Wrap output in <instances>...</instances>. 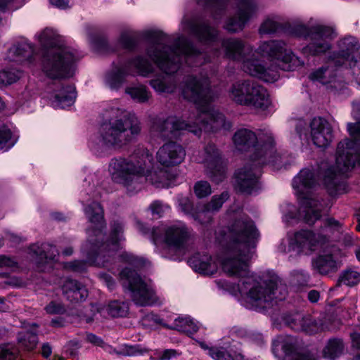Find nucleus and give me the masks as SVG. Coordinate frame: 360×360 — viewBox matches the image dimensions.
<instances>
[{"label":"nucleus","mask_w":360,"mask_h":360,"mask_svg":"<svg viewBox=\"0 0 360 360\" xmlns=\"http://www.w3.org/2000/svg\"><path fill=\"white\" fill-rule=\"evenodd\" d=\"M260 234L254 221L248 217L236 219L217 240L224 248L221 260L223 271L228 276L240 278L238 290L246 302V307L264 309L274 300H283L287 295L285 285L277 276L258 281L250 274L249 262L253 256Z\"/></svg>","instance_id":"f257e3e1"},{"label":"nucleus","mask_w":360,"mask_h":360,"mask_svg":"<svg viewBox=\"0 0 360 360\" xmlns=\"http://www.w3.org/2000/svg\"><path fill=\"white\" fill-rule=\"evenodd\" d=\"M181 92L186 99L198 105V116L191 117L188 122L176 117L156 118L150 127L153 136L165 141L179 139L186 131L199 136L202 131H216L231 127L230 124L226 122L224 115L210 105L213 95L207 77L186 76L182 83Z\"/></svg>","instance_id":"f03ea898"},{"label":"nucleus","mask_w":360,"mask_h":360,"mask_svg":"<svg viewBox=\"0 0 360 360\" xmlns=\"http://www.w3.org/2000/svg\"><path fill=\"white\" fill-rule=\"evenodd\" d=\"M84 212L89 221L94 226L87 231L88 240L82 247L88 261L75 260L65 264V269L78 273L85 271L88 264L108 267L115 262V256L121 248L120 242L124 239V224L120 220L110 224L109 236L105 237L102 231L103 210L100 204L91 202L84 208Z\"/></svg>","instance_id":"7ed1b4c3"},{"label":"nucleus","mask_w":360,"mask_h":360,"mask_svg":"<svg viewBox=\"0 0 360 360\" xmlns=\"http://www.w3.org/2000/svg\"><path fill=\"white\" fill-rule=\"evenodd\" d=\"M151 38L153 44L147 48L146 54L165 74L176 72L183 60L188 65L195 66L209 61L186 37L176 38L172 46L165 44L169 39L162 32H152Z\"/></svg>","instance_id":"20e7f679"},{"label":"nucleus","mask_w":360,"mask_h":360,"mask_svg":"<svg viewBox=\"0 0 360 360\" xmlns=\"http://www.w3.org/2000/svg\"><path fill=\"white\" fill-rule=\"evenodd\" d=\"M98 134L90 141L95 151L103 148H120L134 141L141 131V124L134 114L119 108L106 110Z\"/></svg>","instance_id":"39448f33"},{"label":"nucleus","mask_w":360,"mask_h":360,"mask_svg":"<svg viewBox=\"0 0 360 360\" xmlns=\"http://www.w3.org/2000/svg\"><path fill=\"white\" fill-rule=\"evenodd\" d=\"M317 186L318 180L313 169H303L294 177L292 187L299 198L300 207L297 210L293 205H288L285 214L286 220L297 219L312 226L321 219L322 203L310 194Z\"/></svg>","instance_id":"423d86ee"},{"label":"nucleus","mask_w":360,"mask_h":360,"mask_svg":"<svg viewBox=\"0 0 360 360\" xmlns=\"http://www.w3.org/2000/svg\"><path fill=\"white\" fill-rule=\"evenodd\" d=\"M38 39L41 46L47 48L42 60L45 75L53 79L71 77L73 64L77 60L75 51L61 44L58 37L49 28L40 32Z\"/></svg>","instance_id":"0eeeda50"},{"label":"nucleus","mask_w":360,"mask_h":360,"mask_svg":"<svg viewBox=\"0 0 360 360\" xmlns=\"http://www.w3.org/2000/svg\"><path fill=\"white\" fill-rule=\"evenodd\" d=\"M153 160V155L148 149H138L127 158L111 159L109 174L114 183L125 188L129 193H134L139 189V180L149 170Z\"/></svg>","instance_id":"6e6552de"},{"label":"nucleus","mask_w":360,"mask_h":360,"mask_svg":"<svg viewBox=\"0 0 360 360\" xmlns=\"http://www.w3.org/2000/svg\"><path fill=\"white\" fill-rule=\"evenodd\" d=\"M229 94L230 98L235 103L261 110H267L271 104L266 89L252 79L235 82L231 86Z\"/></svg>","instance_id":"1a4fd4ad"},{"label":"nucleus","mask_w":360,"mask_h":360,"mask_svg":"<svg viewBox=\"0 0 360 360\" xmlns=\"http://www.w3.org/2000/svg\"><path fill=\"white\" fill-rule=\"evenodd\" d=\"M310 136L307 124L302 120L295 125V132L302 145L308 143L309 138L313 143L319 148H326L330 145L334 136L330 124L321 117H314L309 124Z\"/></svg>","instance_id":"9d476101"},{"label":"nucleus","mask_w":360,"mask_h":360,"mask_svg":"<svg viewBox=\"0 0 360 360\" xmlns=\"http://www.w3.org/2000/svg\"><path fill=\"white\" fill-rule=\"evenodd\" d=\"M255 52L272 61H276L278 66L283 70L292 71L303 64V62L295 56L281 40L261 42Z\"/></svg>","instance_id":"9b49d317"},{"label":"nucleus","mask_w":360,"mask_h":360,"mask_svg":"<svg viewBox=\"0 0 360 360\" xmlns=\"http://www.w3.org/2000/svg\"><path fill=\"white\" fill-rule=\"evenodd\" d=\"M123 285L131 292V297L134 303L139 306L160 304L162 300L156 295L139 275L129 268H125L120 272Z\"/></svg>","instance_id":"f8f14e48"},{"label":"nucleus","mask_w":360,"mask_h":360,"mask_svg":"<svg viewBox=\"0 0 360 360\" xmlns=\"http://www.w3.org/2000/svg\"><path fill=\"white\" fill-rule=\"evenodd\" d=\"M193 236V229L181 221L153 230V238L155 243L161 238L167 246L175 250L184 249Z\"/></svg>","instance_id":"ddd939ff"},{"label":"nucleus","mask_w":360,"mask_h":360,"mask_svg":"<svg viewBox=\"0 0 360 360\" xmlns=\"http://www.w3.org/2000/svg\"><path fill=\"white\" fill-rule=\"evenodd\" d=\"M200 162L206 168L207 174L213 181L218 184L225 179V168L221 160L220 153L214 144H207L200 153Z\"/></svg>","instance_id":"4468645a"},{"label":"nucleus","mask_w":360,"mask_h":360,"mask_svg":"<svg viewBox=\"0 0 360 360\" xmlns=\"http://www.w3.org/2000/svg\"><path fill=\"white\" fill-rule=\"evenodd\" d=\"M259 134V136L266 131ZM233 143L236 148L242 152L250 151L252 153L250 155V161L255 162L259 155L263 151V146L265 141H261L259 137H257L255 133L248 129H238L233 135Z\"/></svg>","instance_id":"2eb2a0df"},{"label":"nucleus","mask_w":360,"mask_h":360,"mask_svg":"<svg viewBox=\"0 0 360 360\" xmlns=\"http://www.w3.org/2000/svg\"><path fill=\"white\" fill-rule=\"evenodd\" d=\"M257 10L258 6L255 0H239L236 15L227 20L224 28L229 32L242 30L246 23L257 13Z\"/></svg>","instance_id":"dca6fc26"},{"label":"nucleus","mask_w":360,"mask_h":360,"mask_svg":"<svg viewBox=\"0 0 360 360\" xmlns=\"http://www.w3.org/2000/svg\"><path fill=\"white\" fill-rule=\"evenodd\" d=\"M333 34V30L328 27L316 25L311 28L309 37L311 42L302 49L307 55H319L329 51L331 48L328 39Z\"/></svg>","instance_id":"f3484780"},{"label":"nucleus","mask_w":360,"mask_h":360,"mask_svg":"<svg viewBox=\"0 0 360 360\" xmlns=\"http://www.w3.org/2000/svg\"><path fill=\"white\" fill-rule=\"evenodd\" d=\"M259 139L261 141H265V144L263 146V151L255 162H257L259 167L264 164H271L276 169L284 167L285 157L274 148L275 141L272 132L270 130L266 131L259 136Z\"/></svg>","instance_id":"a211bd4d"},{"label":"nucleus","mask_w":360,"mask_h":360,"mask_svg":"<svg viewBox=\"0 0 360 360\" xmlns=\"http://www.w3.org/2000/svg\"><path fill=\"white\" fill-rule=\"evenodd\" d=\"M252 165H245L235 172V186L239 191L251 194L257 189L259 166L257 162H252Z\"/></svg>","instance_id":"6ab92c4d"},{"label":"nucleus","mask_w":360,"mask_h":360,"mask_svg":"<svg viewBox=\"0 0 360 360\" xmlns=\"http://www.w3.org/2000/svg\"><path fill=\"white\" fill-rule=\"evenodd\" d=\"M255 53L256 52L253 51L240 61L243 72L267 82L276 80L278 78L277 66L266 68L259 60L254 58Z\"/></svg>","instance_id":"aec40b11"},{"label":"nucleus","mask_w":360,"mask_h":360,"mask_svg":"<svg viewBox=\"0 0 360 360\" xmlns=\"http://www.w3.org/2000/svg\"><path fill=\"white\" fill-rule=\"evenodd\" d=\"M186 156V150L181 145L174 141H168L157 151L156 159L158 163L165 167L181 164Z\"/></svg>","instance_id":"412c9836"},{"label":"nucleus","mask_w":360,"mask_h":360,"mask_svg":"<svg viewBox=\"0 0 360 360\" xmlns=\"http://www.w3.org/2000/svg\"><path fill=\"white\" fill-rule=\"evenodd\" d=\"M311 80H316L327 88H335L338 80V55L333 53L326 63L309 75Z\"/></svg>","instance_id":"4be33fe9"},{"label":"nucleus","mask_w":360,"mask_h":360,"mask_svg":"<svg viewBox=\"0 0 360 360\" xmlns=\"http://www.w3.org/2000/svg\"><path fill=\"white\" fill-rule=\"evenodd\" d=\"M278 347L283 349L287 360H316V358L311 354L298 351L297 340L293 337H278L273 343L274 353Z\"/></svg>","instance_id":"5701e85b"},{"label":"nucleus","mask_w":360,"mask_h":360,"mask_svg":"<svg viewBox=\"0 0 360 360\" xmlns=\"http://www.w3.org/2000/svg\"><path fill=\"white\" fill-rule=\"evenodd\" d=\"M326 237L321 233H315L309 230H301L294 235V243L297 247L305 253L316 250L326 241Z\"/></svg>","instance_id":"b1692460"},{"label":"nucleus","mask_w":360,"mask_h":360,"mask_svg":"<svg viewBox=\"0 0 360 360\" xmlns=\"http://www.w3.org/2000/svg\"><path fill=\"white\" fill-rule=\"evenodd\" d=\"M221 47L226 58L238 62L253 51L252 46L238 38L224 39L221 41Z\"/></svg>","instance_id":"393cba45"},{"label":"nucleus","mask_w":360,"mask_h":360,"mask_svg":"<svg viewBox=\"0 0 360 360\" xmlns=\"http://www.w3.org/2000/svg\"><path fill=\"white\" fill-rule=\"evenodd\" d=\"M356 164L360 166V144L349 141L346 143L345 150L339 155V174L347 172Z\"/></svg>","instance_id":"a878e982"},{"label":"nucleus","mask_w":360,"mask_h":360,"mask_svg":"<svg viewBox=\"0 0 360 360\" xmlns=\"http://www.w3.org/2000/svg\"><path fill=\"white\" fill-rule=\"evenodd\" d=\"M338 157L335 162H323L319 169V176L322 184L331 195H335L338 192Z\"/></svg>","instance_id":"bb28decb"},{"label":"nucleus","mask_w":360,"mask_h":360,"mask_svg":"<svg viewBox=\"0 0 360 360\" xmlns=\"http://www.w3.org/2000/svg\"><path fill=\"white\" fill-rule=\"evenodd\" d=\"M56 89L52 92V104L54 108H65L75 102L76 91L74 86H65L61 82L54 83Z\"/></svg>","instance_id":"cd10ccee"},{"label":"nucleus","mask_w":360,"mask_h":360,"mask_svg":"<svg viewBox=\"0 0 360 360\" xmlns=\"http://www.w3.org/2000/svg\"><path fill=\"white\" fill-rule=\"evenodd\" d=\"M188 263L195 271L204 275L214 274L218 269L216 259L207 254H195L189 258Z\"/></svg>","instance_id":"c85d7f7f"},{"label":"nucleus","mask_w":360,"mask_h":360,"mask_svg":"<svg viewBox=\"0 0 360 360\" xmlns=\"http://www.w3.org/2000/svg\"><path fill=\"white\" fill-rule=\"evenodd\" d=\"M63 295L67 300L77 303L86 300L88 291L86 287L77 280L67 278L62 285Z\"/></svg>","instance_id":"c756f323"},{"label":"nucleus","mask_w":360,"mask_h":360,"mask_svg":"<svg viewBox=\"0 0 360 360\" xmlns=\"http://www.w3.org/2000/svg\"><path fill=\"white\" fill-rule=\"evenodd\" d=\"M28 254L37 264H41L54 260L59 255V252L53 245L43 243L41 245H32L29 248Z\"/></svg>","instance_id":"7c9ffc66"},{"label":"nucleus","mask_w":360,"mask_h":360,"mask_svg":"<svg viewBox=\"0 0 360 360\" xmlns=\"http://www.w3.org/2000/svg\"><path fill=\"white\" fill-rule=\"evenodd\" d=\"M186 25L191 34L195 36L198 40L205 44H210L217 40V30L210 26L207 22H197L188 20Z\"/></svg>","instance_id":"2f4dec72"},{"label":"nucleus","mask_w":360,"mask_h":360,"mask_svg":"<svg viewBox=\"0 0 360 360\" xmlns=\"http://www.w3.org/2000/svg\"><path fill=\"white\" fill-rule=\"evenodd\" d=\"M331 323L330 316L328 315H322L318 319L314 318L310 314L304 315L303 325H300V328H302V331L314 334L319 331L330 329Z\"/></svg>","instance_id":"473e14b6"},{"label":"nucleus","mask_w":360,"mask_h":360,"mask_svg":"<svg viewBox=\"0 0 360 360\" xmlns=\"http://www.w3.org/2000/svg\"><path fill=\"white\" fill-rule=\"evenodd\" d=\"M130 75V70L124 64L108 72L105 77V82L111 89L117 90L124 82L125 78Z\"/></svg>","instance_id":"72a5a7b5"},{"label":"nucleus","mask_w":360,"mask_h":360,"mask_svg":"<svg viewBox=\"0 0 360 360\" xmlns=\"http://www.w3.org/2000/svg\"><path fill=\"white\" fill-rule=\"evenodd\" d=\"M125 65L130 70L131 75L132 70H134L138 75L143 77H148L155 70L152 63L141 55L129 60Z\"/></svg>","instance_id":"f704fd0d"},{"label":"nucleus","mask_w":360,"mask_h":360,"mask_svg":"<svg viewBox=\"0 0 360 360\" xmlns=\"http://www.w3.org/2000/svg\"><path fill=\"white\" fill-rule=\"evenodd\" d=\"M359 47L358 41L354 37H348L342 39L339 43V66L341 65L340 59L345 60L348 63Z\"/></svg>","instance_id":"c9c22d12"},{"label":"nucleus","mask_w":360,"mask_h":360,"mask_svg":"<svg viewBox=\"0 0 360 360\" xmlns=\"http://www.w3.org/2000/svg\"><path fill=\"white\" fill-rule=\"evenodd\" d=\"M34 53L33 46L27 42H20L14 44L9 49V55L12 60L17 62H22L30 60Z\"/></svg>","instance_id":"e433bc0d"},{"label":"nucleus","mask_w":360,"mask_h":360,"mask_svg":"<svg viewBox=\"0 0 360 360\" xmlns=\"http://www.w3.org/2000/svg\"><path fill=\"white\" fill-rule=\"evenodd\" d=\"M32 327L30 330L22 331L18 334L19 345L27 350L33 349L38 342L37 335V325L33 324Z\"/></svg>","instance_id":"4c0bfd02"},{"label":"nucleus","mask_w":360,"mask_h":360,"mask_svg":"<svg viewBox=\"0 0 360 360\" xmlns=\"http://www.w3.org/2000/svg\"><path fill=\"white\" fill-rule=\"evenodd\" d=\"M129 312V305L124 302L112 301L101 309V313H107L112 317H124Z\"/></svg>","instance_id":"58836bf2"},{"label":"nucleus","mask_w":360,"mask_h":360,"mask_svg":"<svg viewBox=\"0 0 360 360\" xmlns=\"http://www.w3.org/2000/svg\"><path fill=\"white\" fill-rule=\"evenodd\" d=\"M335 264L334 255L328 251H325L323 255L313 260V266L321 274L327 273L335 267Z\"/></svg>","instance_id":"ea45409f"},{"label":"nucleus","mask_w":360,"mask_h":360,"mask_svg":"<svg viewBox=\"0 0 360 360\" xmlns=\"http://www.w3.org/2000/svg\"><path fill=\"white\" fill-rule=\"evenodd\" d=\"M354 243L355 236L353 233L339 231V257H347Z\"/></svg>","instance_id":"a19ab883"},{"label":"nucleus","mask_w":360,"mask_h":360,"mask_svg":"<svg viewBox=\"0 0 360 360\" xmlns=\"http://www.w3.org/2000/svg\"><path fill=\"white\" fill-rule=\"evenodd\" d=\"M125 93L139 103H146L151 97L150 92L142 84L128 86L125 89Z\"/></svg>","instance_id":"79ce46f5"},{"label":"nucleus","mask_w":360,"mask_h":360,"mask_svg":"<svg viewBox=\"0 0 360 360\" xmlns=\"http://www.w3.org/2000/svg\"><path fill=\"white\" fill-rule=\"evenodd\" d=\"M167 328L191 334L197 332L198 330V325L189 317H179L174 320L172 326H168Z\"/></svg>","instance_id":"37998d69"},{"label":"nucleus","mask_w":360,"mask_h":360,"mask_svg":"<svg viewBox=\"0 0 360 360\" xmlns=\"http://www.w3.org/2000/svg\"><path fill=\"white\" fill-rule=\"evenodd\" d=\"M213 214L214 213L210 210L206 203L198 204L196 206L191 217L198 223L205 224H208L212 221Z\"/></svg>","instance_id":"c03bdc74"},{"label":"nucleus","mask_w":360,"mask_h":360,"mask_svg":"<svg viewBox=\"0 0 360 360\" xmlns=\"http://www.w3.org/2000/svg\"><path fill=\"white\" fill-rule=\"evenodd\" d=\"M150 85L158 93L170 94L174 91L176 85L173 81H167L164 77H157L150 81Z\"/></svg>","instance_id":"a18cd8bd"},{"label":"nucleus","mask_w":360,"mask_h":360,"mask_svg":"<svg viewBox=\"0 0 360 360\" xmlns=\"http://www.w3.org/2000/svg\"><path fill=\"white\" fill-rule=\"evenodd\" d=\"M148 350L146 349L141 348L139 345H123L120 346L118 349H111V352L115 353L117 355L125 356H132L143 354V353L147 352Z\"/></svg>","instance_id":"49530a36"},{"label":"nucleus","mask_w":360,"mask_h":360,"mask_svg":"<svg viewBox=\"0 0 360 360\" xmlns=\"http://www.w3.org/2000/svg\"><path fill=\"white\" fill-rule=\"evenodd\" d=\"M209 355L214 360H244L243 356L240 354L232 356L222 347L210 349Z\"/></svg>","instance_id":"de8ad7c7"},{"label":"nucleus","mask_w":360,"mask_h":360,"mask_svg":"<svg viewBox=\"0 0 360 360\" xmlns=\"http://www.w3.org/2000/svg\"><path fill=\"white\" fill-rule=\"evenodd\" d=\"M281 28V23L276 18H267L259 27V33L262 34H270L275 33Z\"/></svg>","instance_id":"09e8293b"},{"label":"nucleus","mask_w":360,"mask_h":360,"mask_svg":"<svg viewBox=\"0 0 360 360\" xmlns=\"http://www.w3.org/2000/svg\"><path fill=\"white\" fill-rule=\"evenodd\" d=\"M140 323L143 327L146 328H153L158 325H162L164 327H168L165 324L163 320L158 315L153 313L145 314L140 320Z\"/></svg>","instance_id":"8fccbe9b"},{"label":"nucleus","mask_w":360,"mask_h":360,"mask_svg":"<svg viewBox=\"0 0 360 360\" xmlns=\"http://www.w3.org/2000/svg\"><path fill=\"white\" fill-rule=\"evenodd\" d=\"M230 195L228 191H224L219 195H214L212 197L211 200L206 205L214 212H218L222 207L223 204L229 198Z\"/></svg>","instance_id":"3c124183"},{"label":"nucleus","mask_w":360,"mask_h":360,"mask_svg":"<svg viewBox=\"0 0 360 360\" xmlns=\"http://www.w3.org/2000/svg\"><path fill=\"white\" fill-rule=\"evenodd\" d=\"M11 136V131L6 127H0V150H8L15 143Z\"/></svg>","instance_id":"603ef678"},{"label":"nucleus","mask_w":360,"mask_h":360,"mask_svg":"<svg viewBox=\"0 0 360 360\" xmlns=\"http://www.w3.org/2000/svg\"><path fill=\"white\" fill-rule=\"evenodd\" d=\"M22 76V72L16 70L0 71V83L4 85L11 84L18 80Z\"/></svg>","instance_id":"864d4df0"},{"label":"nucleus","mask_w":360,"mask_h":360,"mask_svg":"<svg viewBox=\"0 0 360 360\" xmlns=\"http://www.w3.org/2000/svg\"><path fill=\"white\" fill-rule=\"evenodd\" d=\"M323 356L329 360H336L338 356V339H330L323 351Z\"/></svg>","instance_id":"5fc2aeb1"},{"label":"nucleus","mask_w":360,"mask_h":360,"mask_svg":"<svg viewBox=\"0 0 360 360\" xmlns=\"http://www.w3.org/2000/svg\"><path fill=\"white\" fill-rule=\"evenodd\" d=\"M229 0H197L199 5L210 8L213 12L224 10Z\"/></svg>","instance_id":"6e6d98bb"},{"label":"nucleus","mask_w":360,"mask_h":360,"mask_svg":"<svg viewBox=\"0 0 360 360\" xmlns=\"http://www.w3.org/2000/svg\"><path fill=\"white\" fill-rule=\"evenodd\" d=\"M340 281L347 285H356L360 282V273L354 270L347 269L342 273Z\"/></svg>","instance_id":"4d7b16f0"},{"label":"nucleus","mask_w":360,"mask_h":360,"mask_svg":"<svg viewBox=\"0 0 360 360\" xmlns=\"http://www.w3.org/2000/svg\"><path fill=\"white\" fill-rule=\"evenodd\" d=\"M194 192L198 198H203L212 193L210 184L206 181H199L194 186Z\"/></svg>","instance_id":"13d9d810"},{"label":"nucleus","mask_w":360,"mask_h":360,"mask_svg":"<svg viewBox=\"0 0 360 360\" xmlns=\"http://www.w3.org/2000/svg\"><path fill=\"white\" fill-rule=\"evenodd\" d=\"M304 315L295 313L293 314L288 315L285 317V323L295 330H302V328H300V325L304 322Z\"/></svg>","instance_id":"bf43d9fd"},{"label":"nucleus","mask_w":360,"mask_h":360,"mask_svg":"<svg viewBox=\"0 0 360 360\" xmlns=\"http://www.w3.org/2000/svg\"><path fill=\"white\" fill-rule=\"evenodd\" d=\"M178 204L180 210L187 215L192 217L195 207H193L192 201L186 196H179Z\"/></svg>","instance_id":"052dcab7"},{"label":"nucleus","mask_w":360,"mask_h":360,"mask_svg":"<svg viewBox=\"0 0 360 360\" xmlns=\"http://www.w3.org/2000/svg\"><path fill=\"white\" fill-rule=\"evenodd\" d=\"M17 350L12 345H4L0 346V360H14Z\"/></svg>","instance_id":"680f3d73"},{"label":"nucleus","mask_w":360,"mask_h":360,"mask_svg":"<svg viewBox=\"0 0 360 360\" xmlns=\"http://www.w3.org/2000/svg\"><path fill=\"white\" fill-rule=\"evenodd\" d=\"M168 209L167 205L158 200L154 201L150 206L152 215L155 218L161 217Z\"/></svg>","instance_id":"e2e57ef3"},{"label":"nucleus","mask_w":360,"mask_h":360,"mask_svg":"<svg viewBox=\"0 0 360 360\" xmlns=\"http://www.w3.org/2000/svg\"><path fill=\"white\" fill-rule=\"evenodd\" d=\"M46 312L49 314H61L65 311V306L56 301H51L44 308Z\"/></svg>","instance_id":"0e129e2a"},{"label":"nucleus","mask_w":360,"mask_h":360,"mask_svg":"<svg viewBox=\"0 0 360 360\" xmlns=\"http://www.w3.org/2000/svg\"><path fill=\"white\" fill-rule=\"evenodd\" d=\"M121 256L127 262L136 267L143 266L146 262V261L144 259L141 257H138L130 253L124 252L122 254Z\"/></svg>","instance_id":"69168bd1"},{"label":"nucleus","mask_w":360,"mask_h":360,"mask_svg":"<svg viewBox=\"0 0 360 360\" xmlns=\"http://www.w3.org/2000/svg\"><path fill=\"white\" fill-rule=\"evenodd\" d=\"M86 340L89 342L94 345L99 346L103 348L107 352H111L112 347L110 345L105 344L101 338L97 337L94 334H87Z\"/></svg>","instance_id":"338daca9"},{"label":"nucleus","mask_w":360,"mask_h":360,"mask_svg":"<svg viewBox=\"0 0 360 360\" xmlns=\"http://www.w3.org/2000/svg\"><path fill=\"white\" fill-rule=\"evenodd\" d=\"M18 262L13 257L4 255H0V268L15 269L18 268Z\"/></svg>","instance_id":"774afa93"}]
</instances>
